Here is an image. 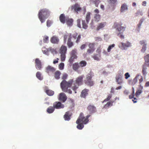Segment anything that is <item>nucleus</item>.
<instances>
[{
    "label": "nucleus",
    "mask_w": 149,
    "mask_h": 149,
    "mask_svg": "<svg viewBox=\"0 0 149 149\" xmlns=\"http://www.w3.org/2000/svg\"><path fill=\"white\" fill-rule=\"evenodd\" d=\"M90 116V115H87L86 117L84 116L83 113H81L76 121V123L78 124L77 128L79 130H81L84 127V124H86L88 121V118Z\"/></svg>",
    "instance_id": "f257e3e1"
},
{
    "label": "nucleus",
    "mask_w": 149,
    "mask_h": 149,
    "mask_svg": "<svg viewBox=\"0 0 149 149\" xmlns=\"http://www.w3.org/2000/svg\"><path fill=\"white\" fill-rule=\"evenodd\" d=\"M73 81L72 79H70L67 81L66 80H63L61 83V86L62 91L65 92H68L70 94L72 93V91L70 89H68V88L71 87L72 89Z\"/></svg>",
    "instance_id": "f03ea898"
},
{
    "label": "nucleus",
    "mask_w": 149,
    "mask_h": 149,
    "mask_svg": "<svg viewBox=\"0 0 149 149\" xmlns=\"http://www.w3.org/2000/svg\"><path fill=\"white\" fill-rule=\"evenodd\" d=\"M84 76L83 75H80L77 77L75 81L73 79H71L73 81L72 89L75 91V93H76V90L80 86L83 84V80Z\"/></svg>",
    "instance_id": "7ed1b4c3"
},
{
    "label": "nucleus",
    "mask_w": 149,
    "mask_h": 149,
    "mask_svg": "<svg viewBox=\"0 0 149 149\" xmlns=\"http://www.w3.org/2000/svg\"><path fill=\"white\" fill-rule=\"evenodd\" d=\"M50 14L49 11L46 8L40 10L39 11L38 16L41 22L42 23L44 22L45 19L49 17Z\"/></svg>",
    "instance_id": "20e7f679"
},
{
    "label": "nucleus",
    "mask_w": 149,
    "mask_h": 149,
    "mask_svg": "<svg viewBox=\"0 0 149 149\" xmlns=\"http://www.w3.org/2000/svg\"><path fill=\"white\" fill-rule=\"evenodd\" d=\"M122 24L121 23L116 22L114 23V28L116 29V30L119 33H117V36L121 39H123L124 38V36L123 35V33L125 30V27L121 26Z\"/></svg>",
    "instance_id": "39448f33"
},
{
    "label": "nucleus",
    "mask_w": 149,
    "mask_h": 149,
    "mask_svg": "<svg viewBox=\"0 0 149 149\" xmlns=\"http://www.w3.org/2000/svg\"><path fill=\"white\" fill-rule=\"evenodd\" d=\"M94 76V73L91 71L86 76V79L84 80L85 83L87 85L90 86H93L94 83L92 80V78Z\"/></svg>",
    "instance_id": "423d86ee"
},
{
    "label": "nucleus",
    "mask_w": 149,
    "mask_h": 149,
    "mask_svg": "<svg viewBox=\"0 0 149 149\" xmlns=\"http://www.w3.org/2000/svg\"><path fill=\"white\" fill-rule=\"evenodd\" d=\"M67 47L65 45H62L59 49V52L61 54V58L62 61H64L65 59V54L67 50Z\"/></svg>",
    "instance_id": "0eeeda50"
},
{
    "label": "nucleus",
    "mask_w": 149,
    "mask_h": 149,
    "mask_svg": "<svg viewBox=\"0 0 149 149\" xmlns=\"http://www.w3.org/2000/svg\"><path fill=\"white\" fill-rule=\"evenodd\" d=\"M131 46L130 43L127 42L125 43L122 42H120L118 45L119 47L122 50H124L127 47H130Z\"/></svg>",
    "instance_id": "6e6552de"
},
{
    "label": "nucleus",
    "mask_w": 149,
    "mask_h": 149,
    "mask_svg": "<svg viewBox=\"0 0 149 149\" xmlns=\"http://www.w3.org/2000/svg\"><path fill=\"white\" fill-rule=\"evenodd\" d=\"M53 106L54 109H59L63 108L64 105L61 103L60 102H55L53 104Z\"/></svg>",
    "instance_id": "1a4fd4ad"
},
{
    "label": "nucleus",
    "mask_w": 149,
    "mask_h": 149,
    "mask_svg": "<svg viewBox=\"0 0 149 149\" xmlns=\"http://www.w3.org/2000/svg\"><path fill=\"white\" fill-rule=\"evenodd\" d=\"M67 97L64 93H61L59 94L58 100L62 102H64L67 99Z\"/></svg>",
    "instance_id": "9d476101"
},
{
    "label": "nucleus",
    "mask_w": 149,
    "mask_h": 149,
    "mask_svg": "<svg viewBox=\"0 0 149 149\" xmlns=\"http://www.w3.org/2000/svg\"><path fill=\"white\" fill-rule=\"evenodd\" d=\"M71 9L72 10H74L75 12L78 13V12L81 10V8L80 7V5L76 3L71 6Z\"/></svg>",
    "instance_id": "9b49d317"
},
{
    "label": "nucleus",
    "mask_w": 149,
    "mask_h": 149,
    "mask_svg": "<svg viewBox=\"0 0 149 149\" xmlns=\"http://www.w3.org/2000/svg\"><path fill=\"white\" fill-rule=\"evenodd\" d=\"M90 114L93 113L96 111V108L93 105H89L87 108Z\"/></svg>",
    "instance_id": "f8f14e48"
},
{
    "label": "nucleus",
    "mask_w": 149,
    "mask_h": 149,
    "mask_svg": "<svg viewBox=\"0 0 149 149\" xmlns=\"http://www.w3.org/2000/svg\"><path fill=\"white\" fill-rule=\"evenodd\" d=\"M36 67L38 70H40L42 68L41 63L38 58H36L35 60Z\"/></svg>",
    "instance_id": "ddd939ff"
},
{
    "label": "nucleus",
    "mask_w": 149,
    "mask_h": 149,
    "mask_svg": "<svg viewBox=\"0 0 149 149\" xmlns=\"http://www.w3.org/2000/svg\"><path fill=\"white\" fill-rule=\"evenodd\" d=\"M50 41L53 44H58L59 42V40L57 36H54L51 38Z\"/></svg>",
    "instance_id": "4468645a"
},
{
    "label": "nucleus",
    "mask_w": 149,
    "mask_h": 149,
    "mask_svg": "<svg viewBox=\"0 0 149 149\" xmlns=\"http://www.w3.org/2000/svg\"><path fill=\"white\" fill-rule=\"evenodd\" d=\"M107 25V23L106 22H103L100 23L97 25L96 30L99 31L100 29H103Z\"/></svg>",
    "instance_id": "2eb2a0df"
},
{
    "label": "nucleus",
    "mask_w": 149,
    "mask_h": 149,
    "mask_svg": "<svg viewBox=\"0 0 149 149\" xmlns=\"http://www.w3.org/2000/svg\"><path fill=\"white\" fill-rule=\"evenodd\" d=\"M147 69V65L146 63H144L142 66V73L143 76H146L147 73L146 70Z\"/></svg>",
    "instance_id": "dca6fc26"
},
{
    "label": "nucleus",
    "mask_w": 149,
    "mask_h": 149,
    "mask_svg": "<svg viewBox=\"0 0 149 149\" xmlns=\"http://www.w3.org/2000/svg\"><path fill=\"white\" fill-rule=\"evenodd\" d=\"M45 91L46 94L49 96H52L54 94V92L52 90L48 89L47 87H45Z\"/></svg>",
    "instance_id": "f3484780"
},
{
    "label": "nucleus",
    "mask_w": 149,
    "mask_h": 149,
    "mask_svg": "<svg viewBox=\"0 0 149 149\" xmlns=\"http://www.w3.org/2000/svg\"><path fill=\"white\" fill-rule=\"evenodd\" d=\"M66 23L69 26H71L73 24V20L72 19L69 18L68 17H66Z\"/></svg>",
    "instance_id": "a211bd4d"
},
{
    "label": "nucleus",
    "mask_w": 149,
    "mask_h": 149,
    "mask_svg": "<svg viewBox=\"0 0 149 149\" xmlns=\"http://www.w3.org/2000/svg\"><path fill=\"white\" fill-rule=\"evenodd\" d=\"M55 71L54 68L51 66H48L46 68V72L48 74L50 73H53Z\"/></svg>",
    "instance_id": "6ab92c4d"
},
{
    "label": "nucleus",
    "mask_w": 149,
    "mask_h": 149,
    "mask_svg": "<svg viewBox=\"0 0 149 149\" xmlns=\"http://www.w3.org/2000/svg\"><path fill=\"white\" fill-rule=\"evenodd\" d=\"M80 67L79 63H74L72 65V68L75 71H77L78 73H79V71L78 69Z\"/></svg>",
    "instance_id": "aec40b11"
},
{
    "label": "nucleus",
    "mask_w": 149,
    "mask_h": 149,
    "mask_svg": "<svg viewBox=\"0 0 149 149\" xmlns=\"http://www.w3.org/2000/svg\"><path fill=\"white\" fill-rule=\"evenodd\" d=\"M116 81L118 84H121L123 83L122 78L121 75L117 76L116 78Z\"/></svg>",
    "instance_id": "412c9836"
},
{
    "label": "nucleus",
    "mask_w": 149,
    "mask_h": 149,
    "mask_svg": "<svg viewBox=\"0 0 149 149\" xmlns=\"http://www.w3.org/2000/svg\"><path fill=\"white\" fill-rule=\"evenodd\" d=\"M70 38H68L67 45L68 48H70L74 45V43L71 41L72 37H71V35H70Z\"/></svg>",
    "instance_id": "4be33fe9"
},
{
    "label": "nucleus",
    "mask_w": 149,
    "mask_h": 149,
    "mask_svg": "<svg viewBox=\"0 0 149 149\" xmlns=\"http://www.w3.org/2000/svg\"><path fill=\"white\" fill-rule=\"evenodd\" d=\"M66 17H65L64 14H61L59 17V19L60 22L63 24H64L66 21Z\"/></svg>",
    "instance_id": "5701e85b"
},
{
    "label": "nucleus",
    "mask_w": 149,
    "mask_h": 149,
    "mask_svg": "<svg viewBox=\"0 0 149 149\" xmlns=\"http://www.w3.org/2000/svg\"><path fill=\"white\" fill-rule=\"evenodd\" d=\"M88 90L87 89H84L82 91L81 94V97L85 98L88 94Z\"/></svg>",
    "instance_id": "b1692460"
},
{
    "label": "nucleus",
    "mask_w": 149,
    "mask_h": 149,
    "mask_svg": "<svg viewBox=\"0 0 149 149\" xmlns=\"http://www.w3.org/2000/svg\"><path fill=\"white\" fill-rule=\"evenodd\" d=\"M90 2L91 3L94 4L96 7H98L100 1V0H90Z\"/></svg>",
    "instance_id": "393cba45"
},
{
    "label": "nucleus",
    "mask_w": 149,
    "mask_h": 149,
    "mask_svg": "<svg viewBox=\"0 0 149 149\" xmlns=\"http://www.w3.org/2000/svg\"><path fill=\"white\" fill-rule=\"evenodd\" d=\"M113 101H111L108 102L104 106L103 108L105 109L108 108L110 106H112Z\"/></svg>",
    "instance_id": "a878e982"
},
{
    "label": "nucleus",
    "mask_w": 149,
    "mask_h": 149,
    "mask_svg": "<svg viewBox=\"0 0 149 149\" xmlns=\"http://www.w3.org/2000/svg\"><path fill=\"white\" fill-rule=\"evenodd\" d=\"M127 6L125 3L123 4L120 7V12H123L125 10H127Z\"/></svg>",
    "instance_id": "bb28decb"
},
{
    "label": "nucleus",
    "mask_w": 149,
    "mask_h": 149,
    "mask_svg": "<svg viewBox=\"0 0 149 149\" xmlns=\"http://www.w3.org/2000/svg\"><path fill=\"white\" fill-rule=\"evenodd\" d=\"M94 19L95 22H98L100 19V15L99 14H95Z\"/></svg>",
    "instance_id": "cd10ccee"
},
{
    "label": "nucleus",
    "mask_w": 149,
    "mask_h": 149,
    "mask_svg": "<svg viewBox=\"0 0 149 149\" xmlns=\"http://www.w3.org/2000/svg\"><path fill=\"white\" fill-rule=\"evenodd\" d=\"M70 116L69 115V112H67L65 113L64 116V118L65 120H69L70 119Z\"/></svg>",
    "instance_id": "c85d7f7f"
},
{
    "label": "nucleus",
    "mask_w": 149,
    "mask_h": 149,
    "mask_svg": "<svg viewBox=\"0 0 149 149\" xmlns=\"http://www.w3.org/2000/svg\"><path fill=\"white\" fill-rule=\"evenodd\" d=\"M61 72L59 71H56L54 73V77L57 79H59Z\"/></svg>",
    "instance_id": "c756f323"
},
{
    "label": "nucleus",
    "mask_w": 149,
    "mask_h": 149,
    "mask_svg": "<svg viewBox=\"0 0 149 149\" xmlns=\"http://www.w3.org/2000/svg\"><path fill=\"white\" fill-rule=\"evenodd\" d=\"M91 15V13L88 12L87 13L86 17V21L87 23H88L90 19H91V17L90 15Z\"/></svg>",
    "instance_id": "7c9ffc66"
},
{
    "label": "nucleus",
    "mask_w": 149,
    "mask_h": 149,
    "mask_svg": "<svg viewBox=\"0 0 149 149\" xmlns=\"http://www.w3.org/2000/svg\"><path fill=\"white\" fill-rule=\"evenodd\" d=\"M54 109L53 106H50L47 109V111L48 113H52L54 111Z\"/></svg>",
    "instance_id": "2f4dec72"
},
{
    "label": "nucleus",
    "mask_w": 149,
    "mask_h": 149,
    "mask_svg": "<svg viewBox=\"0 0 149 149\" xmlns=\"http://www.w3.org/2000/svg\"><path fill=\"white\" fill-rule=\"evenodd\" d=\"M79 64L80 67H85L87 63L85 61H82L80 62Z\"/></svg>",
    "instance_id": "473e14b6"
},
{
    "label": "nucleus",
    "mask_w": 149,
    "mask_h": 149,
    "mask_svg": "<svg viewBox=\"0 0 149 149\" xmlns=\"http://www.w3.org/2000/svg\"><path fill=\"white\" fill-rule=\"evenodd\" d=\"M88 24L85 20H83L82 21V28L84 29H86L88 27Z\"/></svg>",
    "instance_id": "72a5a7b5"
},
{
    "label": "nucleus",
    "mask_w": 149,
    "mask_h": 149,
    "mask_svg": "<svg viewBox=\"0 0 149 149\" xmlns=\"http://www.w3.org/2000/svg\"><path fill=\"white\" fill-rule=\"evenodd\" d=\"M36 76L40 80H42L43 79V77L41 76V74L40 72H38L36 73Z\"/></svg>",
    "instance_id": "f704fd0d"
},
{
    "label": "nucleus",
    "mask_w": 149,
    "mask_h": 149,
    "mask_svg": "<svg viewBox=\"0 0 149 149\" xmlns=\"http://www.w3.org/2000/svg\"><path fill=\"white\" fill-rule=\"evenodd\" d=\"M70 35H71V37H72V34L71 33H69L68 34L65 35L64 36V41L65 42L68 38H69L70 37Z\"/></svg>",
    "instance_id": "c9c22d12"
},
{
    "label": "nucleus",
    "mask_w": 149,
    "mask_h": 149,
    "mask_svg": "<svg viewBox=\"0 0 149 149\" xmlns=\"http://www.w3.org/2000/svg\"><path fill=\"white\" fill-rule=\"evenodd\" d=\"M112 96V95L111 94H109L108 95L107 97L104 100L103 102H106L109 101L111 99V98Z\"/></svg>",
    "instance_id": "e433bc0d"
},
{
    "label": "nucleus",
    "mask_w": 149,
    "mask_h": 149,
    "mask_svg": "<svg viewBox=\"0 0 149 149\" xmlns=\"http://www.w3.org/2000/svg\"><path fill=\"white\" fill-rule=\"evenodd\" d=\"M145 63L149 62V54H147L144 57Z\"/></svg>",
    "instance_id": "4c0bfd02"
},
{
    "label": "nucleus",
    "mask_w": 149,
    "mask_h": 149,
    "mask_svg": "<svg viewBox=\"0 0 149 149\" xmlns=\"http://www.w3.org/2000/svg\"><path fill=\"white\" fill-rule=\"evenodd\" d=\"M143 15L142 11L140 10L138 11L135 14V17L139 16H142Z\"/></svg>",
    "instance_id": "58836bf2"
},
{
    "label": "nucleus",
    "mask_w": 149,
    "mask_h": 149,
    "mask_svg": "<svg viewBox=\"0 0 149 149\" xmlns=\"http://www.w3.org/2000/svg\"><path fill=\"white\" fill-rule=\"evenodd\" d=\"M100 54L99 55H97V54H95L94 55V56H93V58L95 59V60H96L97 61H99L100 60Z\"/></svg>",
    "instance_id": "ea45409f"
},
{
    "label": "nucleus",
    "mask_w": 149,
    "mask_h": 149,
    "mask_svg": "<svg viewBox=\"0 0 149 149\" xmlns=\"http://www.w3.org/2000/svg\"><path fill=\"white\" fill-rule=\"evenodd\" d=\"M146 44H144L142 46L141 52L143 53H144L146 49Z\"/></svg>",
    "instance_id": "a19ab883"
},
{
    "label": "nucleus",
    "mask_w": 149,
    "mask_h": 149,
    "mask_svg": "<svg viewBox=\"0 0 149 149\" xmlns=\"http://www.w3.org/2000/svg\"><path fill=\"white\" fill-rule=\"evenodd\" d=\"M95 43H91L88 46L90 49L95 50Z\"/></svg>",
    "instance_id": "79ce46f5"
},
{
    "label": "nucleus",
    "mask_w": 149,
    "mask_h": 149,
    "mask_svg": "<svg viewBox=\"0 0 149 149\" xmlns=\"http://www.w3.org/2000/svg\"><path fill=\"white\" fill-rule=\"evenodd\" d=\"M64 63H60L58 67L59 69L61 70H62L64 68Z\"/></svg>",
    "instance_id": "37998d69"
},
{
    "label": "nucleus",
    "mask_w": 149,
    "mask_h": 149,
    "mask_svg": "<svg viewBox=\"0 0 149 149\" xmlns=\"http://www.w3.org/2000/svg\"><path fill=\"white\" fill-rule=\"evenodd\" d=\"M77 26L81 28V19H78L77 20Z\"/></svg>",
    "instance_id": "c03bdc74"
},
{
    "label": "nucleus",
    "mask_w": 149,
    "mask_h": 149,
    "mask_svg": "<svg viewBox=\"0 0 149 149\" xmlns=\"http://www.w3.org/2000/svg\"><path fill=\"white\" fill-rule=\"evenodd\" d=\"M143 21V19L142 18L140 21L139 24L137 25L138 28L139 29H140L141 27V25Z\"/></svg>",
    "instance_id": "a18cd8bd"
},
{
    "label": "nucleus",
    "mask_w": 149,
    "mask_h": 149,
    "mask_svg": "<svg viewBox=\"0 0 149 149\" xmlns=\"http://www.w3.org/2000/svg\"><path fill=\"white\" fill-rule=\"evenodd\" d=\"M49 37L48 36H46L44 37L43 39V41L44 43H47L48 41Z\"/></svg>",
    "instance_id": "49530a36"
},
{
    "label": "nucleus",
    "mask_w": 149,
    "mask_h": 149,
    "mask_svg": "<svg viewBox=\"0 0 149 149\" xmlns=\"http://www.w3.org/2000/svg\"><path fill=\"white\" fill-rule=\"evenodd\" d=\"M115 44H113L109 46L107 49V51L108 52H110L111 51V49L113 47L115 46Z\"/></svg>",
    "instance_id": "de8ad7c7"
},
{
    "label": "nucleus",
    "mask_w": 149,
    "mask_h": 149,
    "mask_svg": "<svg viewBox=\"0 0 149 149\" xmlns=\"http://www.w3.org/2000/svg\"><path fill=\"white\" fill-rule=\"evenodd\" d=\"M110 3L115 4L117 2V0H107Z\"/></svg>",
    "instance_id": "09e8293b"
},
{
    "label": "nucleus",
    "mask_w": 149,
    "mask_h": 149,
    "mask_svg": "<svg viewBox=\"0 0 149 149\" xmlns=\"http://www.w3.org/2000/svg\"><path fill=\"white\" fill-rule=\"evenodd\" d=\"M95 41L97 42L101 41L102 40V38L100 37H95Z\"/></svg>",
    "instance_id": "8fccbe9b"
},
{
    "label": "nucleus",
    "mask_w": 149,
    "mask_h": 149,
    "mask_svg": "<svg viewBox=\"0 0 149 149\" xmlns=\"http://www.w3.org/2000/svg\"><path fill=\"white\" fill-rule=\"evenodd\" d=\"M52 23V22L51 20H47V26L48 27L50 26Z\"/></svg>",
    "instance_id": "3c124183"
},
{
    "label": "nucleus",
    "mask_w": 149,
    "mask_h": 149,
    "mask_svg": "<svg viewBox=\"0 0 149 149\" xmlns=\"http://www.w3.org/2000/svg\"><path fill=\"white\" fill-rule=\"evenodd\" d=\"M142 92L141 90H139L137 91L135 95L136 97H138Z\"/></svg>",
    "instance_id": "603ef678"
},
{
    "label": "nucleus",
    "mask_w": 149,
    "mask_h": 149,
    "mask_svg": "<svg viewBox=\"0 0 149 149\" xmlns=\"http://www.w3.org/2000/svg\"><path fill=\"white\" fill-rule=\"evenodd\" d=\"M94 51V49H92L90 48L89 49H88L87 50V53L88 54H89L93 53Z\"/></svg>",
    "instance_id": "864d4df0"
},
{
    "label": "nucleus",
    "mask_w": 149,
    "mask_h": 149,
    "mask_svg": "<svg viewBox=\"0 0 149 149\" xmlns=\"http://www.w3.org/2000/svg\"><path fill=\"white\" fill-rule=\"evenodd\" d=\"M77 53V50L76 49H73L71 52V54H76Z\"/></svg>",
    "instance_id": "5fc2aeb1"
},
{
    "label": "nucleus",
    "mask_w": 149,
    "mask_h": 149,
    "mask_svg": "<svg viewBox=\"0 0 149 149\" xmlns=\"http://www.w3.org/2000/svg\"><path fill=\"white\" fill-rule=\"evenodd\" d=\"M75 58H73V57H70L69 60V62L70 64H72L73 62L74 61V60Z\"/></svg>",
    "instance_id": "6e6d98bb"
},
{
    "label": "nucleus",
    "mask_w": 149,
    "mask_h": 149,
    "mask_svg": "<svg viewBox=\"0 0 149 149\" xmlns=\"http://www.w3.org/2000/svg\"><path fill=\"white\" fill-rule=\"evenodd\" d=\"M146 41L145 40H142L139 41V43L141 45H143L144 44H146Z\"/></svg>",
    "instance_id": "4d7b16f0"
},
{
    "label": "nucleus",
    "mask_w": 149,
    "mask_h": 149,
    "mask_svg": "<svg viewBox=\"0 0 149 149\" xmlns=\"http://www.w3.org/2000/svg\"><path fill=\"white\" fill-rule=\"evenodd\" d=\"M81 36L80 35H79L77 38V39L76 40V42L77 43H78L79 42V41H80V39L81 38Z\"/></svg>",
    "instance_id": "13d9d810"
},
{
    "label": "nucleus",
    "mask_w": 149,
    "mask_h": 149,
    "mask_svg": "<svg viewBox=\"0 0 149 149\" xmlns=\"http://www.w3.org/2000/svg\"><path fill=\"white\" fill-rule=\"evenodd\" d=\"M125 79H127L130 77V75L128 72H127L125 74Z\"/></svg>",
    "instance_id": "bf43d9fd"
},
{
    "label": "nucleus",
    "mask_w": 149,
    "mask_h": 149,
    "mask_svg": "<svg viewBox=\"0 0 149 149\" xmlns=\"http://www.w3.org/2000/svg\"><path fill=\"white\" fill-rule=\"evenodd\" d=\"M68 74H64L63 76V77H62V79H66L68 77Z\"/></svg>",
    "instance_id": "052dcab7"
},
{
    "label": "nucleus",
    "mask_w": 149,
    "mask_h": 149,
    "mask_svg": "<svg viewBox=\"0 0 149 149\" xmlns=\"http://www.w3.org/2000/svg\"><path fill=\"white\" fill-rule=\"evenodd\" d=\"M96 52L100 54V53L101 52L100 47H98L96 50Z\"/></svg>",
    "instance_id": "680f3d73"
},
{
    "label": "nucleus",
    "mask_w": 149,
    "mask_h": 149,
    "mask_svg": "<svg viewBox=\"0 0 149 149\" xmlns=\"http://www.w3.org/2000/svg\"><path fill=\"white\" fill-rule=\"evenodd\" d=\"M140 75L139 74H137L136 76V77L134 78L133 81H135L136 83L137 82V78Z\"/></svg>",
    "instance_id": "e2e57ef3"
},
{
    "label": "nucleus",
    "mask_w": 149,
    "mask_h": 149,
    "mask_svg": "<svg viewBox=\"0 0 149 149\" xmlns=\"http://www.w3.org/2000/svg\"><path fill=\"white\" fill-rule=\"evenodd\" d=\"M59 60L58 58H57L56 59H55L54 60L53 62V63L54 64H55L56 63H57L58 62V60Z\"/></svg>",
    "instance_id": "0e129e2a"
},
{
    "label": "nucleus",
    "mask_w": 149,
    "mask_h": 149,
    "mask_svg": "<svg viewBox=\"0 0 149 149\" xmlns=\"http://www.w3.org/2000/svg\"><path fill=\"white\" fill-rule=\"evenodd\" d=\"M86 46V45L85 44L82 45L80 47L81 49V50H82V49H84L85 48Z\"/></svg>",
    "instance_id": "69168bd1"
},
{
    "label": "nucleus",
    "mask_w": 149,
    "mask_h": 149,
    "mask_svg": "<svg viewBox=\"0 0 149 149\" xmlns=\"http://www.w3.org/2000/svg\"><path fill=\"white\" fill-rule=\"evenodd\" d=\"M77 33H75L73 35L72 37L75 39L77 38Z\"/></svg>",
    "instance_id": "338daca9"
},
{
    "label": "nucleus",
    "mask_w": 149,
    "mask_h": 149,
    "mask_svg": "<svg viewBox=\"0 0 149 149\" xmlns=\"http://www.w3.org/2000/svg\"><path fill=\"white\" fill-rule=\"evenodd\" d=\"M71 57L75 59H76L77 58L76 54H71Z\"/></svg>",
    "instance_id": "774afa93"
}]
</instances>
